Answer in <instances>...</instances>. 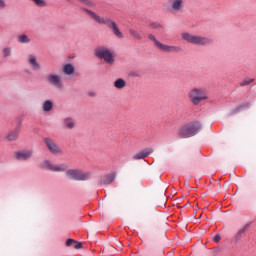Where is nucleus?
<instances>
[{
  "label": "nucleus",
  "instance_id": "2",
  "mask_svg": "<svg viewBox=\"0 0 256 256\" xmlns=\"http://www.w3.org/2000/svg\"><path fill=\"white\" fill-rule=\"evenodd\" d=\"M188 99L192 105H199L202 101H207V99H209V92L207 91V88L203 87L192 88L188 92Z\"/></svg>",
  "mask_w": 256,
  "mask_h": 256
},
{
  "label": "nucleus",
  "instance_id": "28",
  "mask_svg": "<svg viewBox=\"0 0 256 256\" xmlns=\"http://www.w3.org/2000/svg\"><path fill=\"white\" fill-rule=\"evenodd\" d=\"M255 79H245L240 83L241 87H247V85H251Z\"/></svg>",
  "mask_w": 256,
  "mask_h": 256
},
{
  "label": "nucleus",
  "instance_id": "4",
  "mask_svg": "<svg viewBox=\"0 0 256 256\" xmlns=\"http://www.w3.org/2000/svg\"><path fill=\"white\" fill-rule=\"evenodd\" d=\"M94 55L97 59L105 61L107 65H113V63H115V55H113V52L105 46H98L94 50Z\"/></svg>",
  "mask_w": 256,
  "mask_h": 256
},
{
  "label": "nucleus",
  "instance_id": "27",
  "mask_svg": "<svg viewBox=\"0 0 256 256\" xmlns=\"http://www.w3.org/2000/svg\"><path fill=\"white\" fill-rule=\"evenodd\" d=\"M130 35L138 41L141 40V34L137 30H130Z\"/></svg>",
  "mask_w": 256,
  "mask_h": 256
},
{
  "label": "nucleus",
  "instance_id": "17",
  "mask_svg": "<svg viewBox=\"0 0 256 256\" xmlns=\"http://www.w3.org/2000/svg\"><path fill=\"white\" fill-rule=\"evenodd\" d=\"M62 125L64 129H75V120L71 117L64 118L62 120Z\"/></svg>",
  "mask_w": 256,
  "mask_h": 256
},
{
  "label": "nucleus",
  "instance_id": "12",
  "mask_svg": "<svg viewBox=\"0 0 256 256\" xmlns=\"http://www.w3.org/2000/svg\"><path fill=\"white\" fill-rule=\"evenodd\" d=\"M117 179V174L115 172H111L101 177L100 185H111L113 181Z\"/></svg>",
  "mask_w": 256,
  "mask_h": 256
},
{
  "label": "nucleus",
  "instance_id": "21",
  "mask_svg": "<svg viewBox=\"0 0 256 256\" xmlns=\"http://www.w3.org/2000/svg\"><path fill=\"white\" fill-rule=\"evenodd\" d=\"M67 169H69V166H67L65 163H62L54 165L52 171L54 173H63V171H67Z\"/></svg>",
  "mask_w": 256,
  "mask_h": 256
},
{
  "label": "nucleus",
  "instance_id": "18",
  "mask_svg": "<svg viewBox=\"0 0 256 256\" xmlns=\"http://www.w3.org/2000/svg\"><path fill=\"white\" fill-rule=\"evenodd\" d=\"M17 41L21 45H29V43H31V36H29L27 34H20L17 36Z\"/></svg>",
  "mask_w": 256,
  "mask_h": 256
},
{
  "label": "nucleus",
  "instance_id": "9",
  "mask_svg": "<svg viewBox=\"0 0 256 256\" xmlns=\"http://www.w3.org/2000/svg\"><path fill=\"white\" fill-rule=\"evenodd\" d=\"M44 144L46 146V149L51 153L52 155H63V150L55 143V140L45 137L43 138Z\"/></svg>",
  "mask_w": 256,
  "mask_h": 256
},
{
  "label": "nucleus",
  "instance_id": "31",
  "mask_svg": "<svg viewBox=\"0 0 256 256\" xmlns=\"http://www.w3.org/2000/svg\"><path fill=\"white\" fill-rule=\"evenodd\" d=\"M7 8V1L0 0V11H3V9Z\"/></svg>",
  "mask_w": 256,
  "mask_h": 256
},
{
  "label": "nucleus",
  "instance_id": "34",
  "mask_svg": "<svg viewBox=\"0 0 256 256\" xmlns=\"http://www.w3.org/2000/svg\"><path fill=\"white\" fill-rule=\"evenodd\" d=\"M81 247H83V244L81 242H74V249H81Z\"/></svg>",
  "mask_w": 256,
  "mask_h": 256
},
{
  "label": "nucleus",
  "instance_id": "33",
  "mask_svg": "<svg viewBox=\"0 0 256 256\" xmlns=\"http://www.w3.org/2000/svg\"><path fill=\"white\" fill-rule=\"evenodd\" d=\"M73 243H75V240L69 238V239L66 241V247H71V246L73 245Z\"/></svg>",
  "mask_w": 256,
  "mask_h": 256
},
{
  "label": "nucleus",
  "instance_id": "11",
  "mask_svg": "<svg viewBox=\"0 0 256 256\" xmlns=\"http://www.w3.org/2000/svg\"><path fill=\"white\" fill-rule=\"evenodd\" d=\"M27 64L33 71H41V63H39V60L37 59V55L35 54H29L27 56Z\"/></svg>",
  "mask_w": 256,
  "mask_h": 256
},
{
  "label": "nucleus",
  "instance_id": "1",
  "mask_svg": "<svg viewBox=\"0 0 256 256\" xmlns=\"http://www.w3.org/2000/svg\"><path fill=\"white\" fill-rule=\"evenodd\" d=\"M82 11L86 13V15L94 21V23H97L98 25H106L108 29H111L113 35L117 37L118 39H123V32L119 30V26H117V23L115 20L111 19L110 17H103L99 15V13L88 9V8H82Z\"/></svg>",
  "mask_w": 256,
  "mask_h": 256
},
{
  "label": "nucleus",
  "instance_id": "32",
  "mask_svg": "<svg viewBox=\"0 0 256 256\" xmlns=\"http://www.w3.org/2000/svg\"><path fill=\"white\" fill-rule=\"evenodd\" d=\"M129 77H141V74L139 73V71H131L129 73Z\"/></svg>",
  "mask_w": 256,
  "mask_h": 256
},
{
  "label": "nucleus",
  "instance_id": "3",
  "mask_svg": "<svg viewBox=\"0 0 256 256\" xmlns=\"http://www.w3.org/2000/svg\"><path fill=\"white\" fill-rule=\"evenodd\" d=\"M181 37L184 41H187V43H190L191 45H201L205 47L213 44V39L205 36L194 35L189 32L182 33Z\"/></svg>",
  "mask_w": 256,
  "mask_h": 256
},
{
  "label": "nucleus",
  "instance_id": "8",
  "mask_svg": "<svg viewBox=\"0 0 256 256\" xmlns=\"http://www.w3.org/2000/svg\"><path fill=\"white\" fill-rule=\"evenodd\" d=\"M46 81L55 89H63V87H65V85L63 84V78L57 73L47 74Z\"/></svg>",
  "mask_w": 256,
  "mask_h": 256
},
{
  "label": "nucleus",
  "instance_id": "24",
  "mask_svg": "<svg viewBox=\"0 0 256 256\" xmlns=\"http://www.w3.org/2000/svg\"><path fill=\"white\" fill-rule=\"evenodd\" d=\"M36 7H47V1L45 0H30Z\"/></svg>",
  "mask_w": 256,
  "mask_h": 256
},
{
  "label": "nucleus",
  "instance_id": "6",
  "mask_svg": "<svg viewBox=\"0 0 256 256\" xmlns=\"http://www.w3.org/2000/svg\"><path fill=\"white\" fill-rule=\"evenodd\" d=\"M148 39L152 41L156 48L163 53H181L182 49L179 46L167 45L161 43L153 34L148 35Z\"/></svg>",
  "mask_w": 256,
  "mask_h": 256
},
{
  "label": "nucleus",
  "instance_id": "35",
  "mask_svg": "<svg viewBox=\"0 0 256 256\" xmlns=\"http://www.w3.org/2000/svg\"><path fill=\"white\" fill-rule=\"evenodd\" d=\"M214 241H215L216 243H219V241H221V235H219V234L215 235V236H214Z\"/></svg>",
  "mask_w": 256,
  "mask_h": 256
},
{
  "label": "nucleus",
  "instance_id": "10",
  "mask_svg": "<svg viewBox=\"0 0 256 256\" xmlns=\"http://www.w3.org/2000/svg\"><path fill=\"white\" fill-rule=\"evenodd\" d=\"M33 157V150H19L14 153L16 161H29Z\"/></svg>",
  "mask_w": 256,
  "mask_h": 256
},
{
  "label": "nucleus",
  "instance_id": "23",
  "mask_svg": "<svg viewBox=\"0 0 256 256\" xmlns=\"http://www.w3.org/2000/svg\"><path fill=\"white\" fill-rule=\"evenodd\" d=\"M53 166H54V164L51 163V161H49V160H44L41 163L42 169H46V171H53Z\"/></svg>",
  "mask_w": 256,
  "mask_h": 256
},
{
  "label": "nucleus",
  "instance_id": "16",
  "mask_svg": "<svg viewBox=\"0 0 256 256\" xmlns=\"http://www.w3.org/2000/svg\"><path fill=\"white\" fill-rule=\"evenodd\" d=\"M19 133H20V130L19 128H16L12 131H10L7 135H6V141H17V139H19Z\"/></svg>",
  "mask_w": 256,
  "mask_h": 256
},
{
  "label": "nucleus",
  "instance_id": "7",
  "mask_svg": "<svg viewBox=\"0 0 256 256\" xmlns=\"http://www.w3.org/2000/svg\"><path fill=\"white\" fill-rule=\"evenodd\" d=\"M66 177L72 181H89L91 172L81 169H70L66 171Z\"/></svg>",
  "mask_w": 256,
  "mask_h": 256
},
{
  "label": "nucleus",
  "instance_id": "29",
  "mask_svg": "<svg viewBox=\"0 0 256 256\" xmlns=\"http://www.w3.org/2000/svg\"><path fill=\"white\" fill-rule=\"evenodd\" d=\"M151 29H158L161 30L163 29V25L159 24V23H152L150 24Z\"/></svg>",
  "mask_w": 256,
  "mask_h": 256
},
{
  "label": "nucleus",
  "instance_id": "15",
  "mask_svg": "<svg viewBox=\"0 0 256 256\" xmlns=\"http://www.w3.org/2000/svg\"><path fill=\"white\" fill-rule=\"evenodd\" d=\"M152 153H153V150L145 149V150H142V151L138 152L137 154H135L132 157V159H134V160L146 159V157H149V155H151Z\"/></svg>",
  "mask_w": 256,
  "mask_h": 256
},
{
  "label": "nucleus",
  "instance_id": "25",
  "mask_svg": "<svg viewBox=\"0 0 256 256\" xmlns=\"http://www.w3.org/2000/svg\"><path fill=\"white\" fill-rule=\"evenodd\" d=\"M249 229V224L245 225L242 229H240L236 235V239H241L243 233Z\"/></svg>",
  "mask_w": 256,
  "mask_h": 256
},
{
  "label": "nucleus",
  "instance_id": "13",
  "mask_svg": "<svg viewBox=\"0 0 256 256\" xmlns=\"http://www.w3.org/2000/svg\"><path fill=\"white\" fill-rule=\"evenodd\" d=\"M170 7L172 11L181 13V11H183V7H185V0H172L170 2Z\"/></svg>",
  "mask_w": 256,
  "mask_h": 256
},
{
  "label": "nucleus",
  "instance_id": "19",
  "mask_svg": "<svg viewBox=\"0 0 256 256\" xmlns=\"http://www.w3.org/2000/svg\"><path fill=\"white\" fill-rule=\"evenodd\" d=\"M250 105H251V103H249V102L242 103L235 109L231 110L230 115H237V113H241V111H243V109H249Z\"/></svg>",
  "mask_w": 256,
  "mask_h": 256
},
{
  "label": "nucleus",
  "instance_id": "22",
  "mask_svg": "<svg viewBox=\"0 0 256 256\" xmlns=\"http://www.w3.org/2000/svg\"><path fill=\"white\" fill-rule=\"evenodd\" d=\"M114 87L116 89H125L127 87V81L123 80V78H119L114 82Z\"/></svg>",
  "mask_w": 256,
  "mask_h": 256
},
{
  "label": "nucleus",
  "instance_id": "14",
  "mask_svg": "<svg viewBox=\"0 0 256 256\" xmlns=\"http://www.w3.org/2000/svg\"><path fill=\"white\" fill-rule=\"evenodd\" d=\"M62 73L66 76L75 75V65L68 63L62 66Z\"/></svg>",
  "mask_w": 256,
  "mask_h": 256
},
{
  "label": "nucleus",
  "instance_id": "20",
  "mask_svg": "<svg viewBox=\"0 0 256 256\" xmlns=\"http://www.w3.org/2000/svg\"><path fill=\"white\" fill-rule=\"evenodd\" d=\"M42 111H44V113H49L50 111H53V101L51 100H45L44 102H42Z\"/></svg>",
  "mask_w": 256,
  "mask_h": 256
},
{
  "label": "nucleus",
  "instance_id": "5",
  "mask_svg": "<svg viewBox=\"0 0 256 256\" xmlns=\"http://www.w3.org/2000/svg\"><path fill=\"white\" fill-rule=\"evenodd\" d=\"M199 131H201V122L194 121L183 126L179 131V135L183 139H187L188 137H193V135H197Z\"/></svg>",
  "mask_w": 256,
  "mask_h": 256
},
{
  "label": "nucleus",
  "instance_id": "30",
  "mask_svg": "<svg viewBox=\"0 0 256 256\" xmlns=\"http://www.w3.org/2000/svg\"><path fill=\"white\" fill-rule=\"evenodd\" d=\"M80 3H83V5H87L88 7H93V2L90 0H78Z\"/></svg>",
  "mask_w": 256,
  "mask_h": 256
},
{
  "label": "nucleus",
  "instance_id": "36",
  "mask_svg": "<svg viewBox=\"0 0 256 256\" xmlns=\"http://www.w3.org/2000/svg\"><path fill=\"white\" fill-rule=\"evenodd\" d=\"M88 97H97V93L96 92H89Z\"/></svg>",
  "mask_w": 256,
  "mask_h": 256
},
{
  "label": "nucleus",
  "instance_id": "26",
  "mask_svg": "<svg viewBox=\"0 0 256 256\" xmlns=\"http://www.w3.org/2000/svg\"><path fill=\"white\" fill-rule=\"evenodd\" d=\"M11 53H12L11 47H6L2 50L3 57H10Z\"/></svg>",
  "mask_w": 256,
  "mask_h": 256
}]
</instances>
